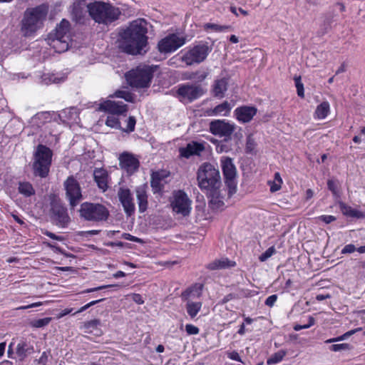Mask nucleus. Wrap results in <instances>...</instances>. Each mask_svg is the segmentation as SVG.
I'll list each match as a JSON object with an SVG mask.
<instances>
[{
  "instance_id": "f257e3e1",
  "label": "nucleus",
  "mask_w": 365,
  "mask_h": 365,
  "mask_svg": "<svg viewBox=\"0 0 365 365\" xmlns=\"http://www.w3.org/2000/svg\"><path fill=\"white\" fill-rule=\"evenodd\" d=\"M148 21L137 19L119 32V47L125 53L131 55L142 54L148 46Z\"/></svg>"
},
{
  "instance_id": "f03ea898",
  "label": "nucleus",
  "mask_w": 365,
  "mask_h": 365,
  "mask_svg": "<svg viewBox=\"0 0 365 365\" xmlns=\"http://www.w3.org/2000/svg\"><path fill=\"white\" fill-rule=\"evenodd\" d=\"M86 9L90 17L96 23L107 26L118 21L122 14L118 7L101 1L88 4Z\"/></svg>"
},
{
  "instance_id": "7ed1b4c3",
  "label": "nucleus",
  "mask_w": 365,
  "mask_h": 365,
  "mask_svg": "<svg viewBox=\"0 0 365 365\" xmlns=\"http://www.w3.org/2000/svg\"><path fill=\"white\" fill-rule=\"evenodd\" d=\"M48 12V6L45 4L27 9L21 21V31L24 35L31 36L42 28Z\"/></svg>"
},
{
  "instance_id": "20e7f679",
  "label": "nucleus",
  "mask_w": 365,
  "mask_h": 365,
  "mask_svg": "<svg viewBox=\"0 0 365 365\" xmlns=\"http://www.w3.org/2000/svg\"><path fill=\"white\" fill-rule=\"evenodd\" d=\"M197 180L201 190L216 191L221 185L218 169L210 163H204L199 167Z\"/></svg>"
},
{
  "instance_id": "39448f33",
  "label": "nucleus",
  "mask_w": 365,
  "mask_h": 365,
  "mask_svg": "<svg viewBox=\"0 0 365 365\" xmlns=\"http://www.w3.org/2000/svg\"><path fill=\"white\" fill-rule=\"evenodd\" d=\"M53 152L46 145H38L34 153L33 163L34 173L36 176L46 178L49 173Z\"/></svg>"
},
{
  "instance_id": "423d86ee",
  "label": "nucleus",
  "mask_w": 365,
  "mask_h": 365,
  "mask_svg": "<svg viewBox=\"0 0 365 365\" xmlns=\"http://www.w3.org/2000/svg\"><path fill=\"white\" fill-rule=\"evenodd\" d=\"M153 70L148 66H139L125 74L128 83L133 88H144L150 86Z\"/></svg>"
},
{
  "instance_id": "0eeeda50",
  "label": "nucleus",
  "mask_w": 365,
  "mask_h": 365,
  "mask_svg": "<svg viewBox=\"0 0 365 365\" xmlns=\"http://www.w3.org/2000/svg\"><path fill=\"white\" fill-rule=\"evenodd\" d=\"M79 215L84 220L99 222L108 218L109 211L102 204L85 202L81 205Z\"/></svg>"
},
{
  "instance_id": "6e6552de",
  "label": "nucleus",
  "mask_w": 365,
  "mask_h": 365,
  "mask_svg": "<svg viewBox=\"0 0 365 365\" xmlns=\"http://www.w3.org/2000/svg\"><path fill=\"white\" fill-rule=\"evenodd\" d=\"M49 215L52 223L61 228H66L71 222L66 207L56 196L51 197Z\"/></svg>"
},
{
  "instance_id": "1a4fd4ad",
  "label": "nucleus",
  "mask_w": 365,
  "mask_h": 365,
  "mask_svg": "<svg viewBox=\"0 0 365 365\" xmlns=\"http://www.w3.org/2000/svg\"><path fill=\"white\" fill-rule=\"evenodd\" d=\"M211 50L207 43L200 42L185 52L181 61L187 66L199 64L206 59Z\"/></svg>"
},
{
  "instance_id": "9d476101",
  "label": "nucleus",
  "mask_w": 365,
  "mask_h": 365,
  "mask_svg": "<svg viewBox=\"0 0 365 365\" xmlns=\"http://www.w3.org/2000/svg\"><path fill=\"white\" fill-rule=\"evenodd\" d=\"M70 41V23L63 19L57 26L52 39L53 47L59 53L68 50Z\"/></svg>"
},
{
  "instance_id": "9b49d317",
  "label": "nucleus",
  "mask_w": 365,
  "mask_h": 365,
  "mask_svg": "<svg viewBox=\"0 0 365 365\" xmlns=\"http://www.w3.org/2000/svg\"><path fill=\"white\" fill-rule=\"evenodd\" d=\"M220 162L225 178V183L228 188V195L231 197L237 190L236 168L231 158L222 157Z\"/></svg>"
},
{
  "instance_id": "f8f14e48",
  "label": "nucleus",
  "mask_w": 365,
  "mask_h": 365,
  "mask_svg": "<svg viewBox=\"0 0 365 365\" xmlns=\"http://www.w3.org/2000/svg\"><path fill=\"white\" fill-rule=\"evenodd\" d=\"M191 204L192 200L185 191L178 190L173 192L170 205L174 212L184 217L188 216L192 210Z\"/></svg>"
},
{
  "instance_id": "ddd939ff",
  "label": "nucleus",
  "mask_w": 365,
  "mask_h": 365,
  "mask_svg": "<svg viewBox=\"0 0 365 365\" xmlns=\"http://www.w3.org/2000/svg\"><path fill=\"white\" fill-rule=\"evenodd\" d=\"M186 43V38L178 34H171L162 38L158 43V51L162 53L174 52Z\"/></svg>"
},
{
  "instance_id": "4468645a",
  "label": "nucleus",
  "mask_w": 365,
  "mask_h": 365,
  "mask_svg": "<svg viewBox=\"0 0 365 365\" xmlns=\"http://www.w3.org/2000/svg\"><path fill=\"white\" fill-rule=\"evenodd\" d=\"M205 93L204 88L200 84L184 83L178 86L177 94L182 99L192 102Z\"/></svg>"
},
{
  "instance_id": "2eb2a0df",
  "label": "nucleus",
  "mask_w": 365,
  "mask_h": 365,
  "mask_svg": "<svg viewBox=\"0 0 365 365\" xmlns=\"http://www.w3.org/2000/svg\"><path fill=\"white\" fill-rule=\"evenodd\" d=\"M64 187L69 204L74 207L82 198L79 183L73 176H69L64 182Z\"/></svg>"
},
{
  "instance_id": "dca6fc26",
  "label": "nucleus",
  "mask_w": 365,
  "mask_h": 365,
  "mask_svg": "<svg viewBox=\"0 0 365 365\" xmlns=\"http://www.w3.org/2000/svg\"><path fill=\"white\" fill-rule=\"evenodd\" d=\"M236 126L225 120H214L210 123V131L215 135L230 138Z\"/></svg>"
},
{
  "instance_id": "f3484780",
  "label": "nucleus",
  "mask_w": 365,
  "mask_h": 365,
  "mask_svg": "<svg viewBox=\"0 0 365 365\" xmlns=\"http://www.w3.org/2000/svg\"><path fill=\"white\" fill-rule=\"evenodd\" d=\"M119 163L120 168L129 175L136 172L140 166L139 160L133 154L127 152L120 155Z\"/></svg>"
},
{
  "instance_id": "a211bd4d",
  "label": "nucleus",
  "mask_w": 365,
  "mask_h": 365,
  "mask_svg": "<svg viewBox=\"0 0 365 365\" xmlns=\"http://www.w3.org/2000/svg\"><path fill=\"white\" fill-rule=\"evenodd\" d=\"M128 106L122 101H104L99 105V110L112 115H123L128 111Z\"/></svg>"
},
{
  "instance_id": "6ab92c4d",
  "label": "nucleus",
  "mask_w": 365,
  "mask_h": 365,
  "mask_svg": "<svg viewBox=\"0 0 365 365\" xmlns=\"http://www.w3.org/2000/svg\"><path fill=\"white\" fill-rule=\"evenodd\" d=\"M118 196L126 215L129 217L133 215L135 210V206L130 190L128 188L120 187Z\"/></svg>"
},
{
  "instance_id": "aec40b11",
  "label": "nucleus",
  "mask_w": 365,
  "mask_h": 365,
  "mask_svg": "<svg viewBox=\"0 0 365 365\" xmlns=\"http://www.w3.org/2000/svg\"><path fill=\"white\" fill-rule=\"evenodd\" d=\"M257 113V109L255 106H242L235 108L234 115L239 122L246 123L250 122Z\"/></svg>"
},
{
  "instance_id": "412c9836",
  "label": "nucleus",
  "mask_w": 365,
  "mask_h": 365,
  "mask_svg": "<svg viewBox=\"0 0 365 365\" xmlns=\"http://www.w3.org/2000/svg\"><path fill=\"white\" fill-rule=\"evenodd\" d=\"M204 150L205 146L202 143L192 141L185 147L180 148L179 152L181 157L189 158L192 155H200Z\"/></svg>"
},
{
  "instance_id": "4be33fe9",
  "label": "nucleus",
  "mask_w": 365,
  "mask_h": 365,
  "mask_svg": "<svg viewBox=\"0 0 365 365\" xmlns=\"http://www.w3.org/2000/svg\"><path fill=\"white\" fill-rule=\"evenodd\" d=\"M86 3L85 1H75L72 6V19L76 23L84 24L86 15Z\"/></svg>"
},
{
  "instance_id": "5701e85b",
  "label": "nucleus",
  "mask_w": 365,
  "mask_h": 365,
  "mask_svg": "<svg viewBox=\"0 0 365 365\" xmlns=\"http://www.w3.org/2000/svg\"><path fill=\"white\" fill-rule=\"evenodd\" d=\"M227 78H222L220 79H216L212 86V92L213 96L218 98H222L227 90Z\"/></svg>"
},
{
  "instance_id": "b1692460",
  "label": "nucleus",
  "mask_w": 365,
  "mask_h": 365,
  "mask_svg": "<svg viewBox=\"0 0 365 365\" xmlns=\"http://www.w3.org/2000/svg\"><path fill=\"white\" fill-rule=\"evenodd\" d=\"M93 177L98 187L103 191H106L108 187V172L103 168H97L93 172Z\"/></svg>"
},
{
  "instance_id": "393cba45",
  "label": "nucleus",
  "mask_w": 365,
  "mask_h": 365,
  "mask_svg": "<svg viewBox=\"0 0 365 365\" xmlns=\"http://www.w3.org/2000/svg\"><path fill=\"white\" fill-rule=\"evenodd\" d=\"M136 197L138 204L139 212L143 213L148 209V195L144 186L138 187L135 189Z\"/></svg>"
},
{
  "instance_id": "a878e982",
  "label": "nucleus",
  "mask_w": 365,
  "mask_h": 365,
  "mask_svg": "<svg viewBox=\"0 0 365 365\" xmlns=\"http://www.w3.org/2000/svg\"><path fill=\"white\" fill-rule=\"evenodd\" d=\"M52 118V115L48 111H42L37 113L34 115L30 121L32 126H36L37 128L41 127L45 123L50 122Z\"/></svg>"
},
{
  "instance_id": "bb28decb",
  "label": "nucleus",
  "mask_w": 365,
  "mask_h": 365,
  "mask_svg": "<svg viewBox=\"0 0 365 365\" xmlns=\"http://www.w3.org/2000/svg\"><path fill=\"white\" fill-rule=\"evenodd\" d=\"M340 210L344 215L349 217L363 219L365 218V213L356 209L352 208L351 206L347 205L343 202L339 203Z\"/></svg>"
},
{
  "instance_id": "cd10ccee",
  "label": "nucleus",
  "mask_w": 365,
  "mask_h": 365,
  "mask_svg": "<svg viewBox=\"0 0 365 365\" xmlns=\"http://www.w3.org/2000/svg\"><path fill=\"white\" fill-rule=\"evenodd\" d=\"M235 265L236 262L235 261L230 260L227 258H221L209 263L207 268L210 270H217L233 267Z\"/></svg>"
},
{
  "instance_id": "c85d7f7f",
  "label": "nucleus",
  "mask_w": 365,
  "mask_h": 365,
  "mask_svg": "<svg viewBox=\"0 0 365 365\" xmlns=\"http://www.w3.org/2000/svg\"><path fill=\"white\" fill-rule=\"evenodd\" d=\"M232 109V106L227 101L216 106L214 108L211 109L207 112L208 115H220V116H228Z\"/></svg>"
},
{
  "instance_id": "c756f323",
  "label": "nucleus",
  "mask_w": 365,
  "mask_h": 365,
  "mask_svg": "<svg viewBox=\"0 0 365 365\" xmlns=\"http://www.w3.org/2000/svg\"><path fill=\"white\" fill-rule=\"evenodd\" d=\"M34 348L26 341H21L16 346V355L20 361L24 360L33 352Z\"/></svg>"
},
{
  "instance_id": "7c9ffc66",
  "label": "nucleus",
  "mask_w": 365,
  "mask_h": 365,
  "mask_svg": "<svg viewBox=\"0 0 365 365\" xmlns=\"http://www.w3.org/2000/svg\"><path fill=\"white\" fill-rule=\"evenodd\" d=\"M65 76L62 74L56 73H43L41 76V83L44 85H49L51 83H58L63 82Z\"/></svg>"
},
{
  "instance_id": "2f4dec72",
  "label": "nucleus",
  "mask_w": 365,
  "mask_h": 365,
  "mask_svg": "<svg viewBox=\"0 0 365 365\" xmlns=\"http://www.w3.org/2000/svg\"><path fill=\"white\" fill-rule=\"evenodd\" d=\"M101 325V320L98 319H92L83 323V329L84 331L88 334L96 333L99 335L101 334V330L99 329Z\"/></svg>"
},
{
  "instance_id": "473e14b6",
  "label": "nucleus",
  "mask_w": 365,
  "mask_h": 365,
  "mask_svg": "<svg viewBox=\"0 0 365 365\" xmlns=\"http://www.w3.org/2000/svg\"><path fill=\"white\" fill-rule=\"evenodd\" d=\"M201 307L202 302H192L188 299L186 303V310L191 318H194L197 316L198 312L200 311Z\"/></svg>"
},
{
  "instance_id": "72a5a7b5",
  "label": "nucleus",
  "mask_w": 365,
  "mask_h": 365,
  "mask_svg": "<svg viewBox=\"0 0 365 365\" xmlns=\"http://www.w3.org/2000/svg\"><path fill=\"white\" fill-rule=\"evenodd\" d=\"M329 113V103L324 101L317 106L314 114L318 119L325 118Z\"/></svg>"
},
{
  "instance_id": "f704fd0d",
  "label": "nucleus",
  "mask_w": 365,
  "mask_h": 365,
  "mask_svg": "<svg viewBox=\"0 0 365 365\" xmlns=\"http://www.w3.org/2000/svg\"><path fill=\"white\" fill-rule=\"evenodd\" d=\"M19 192L25 197H30L35 194L32 185L29 182H20L18 187Z\"/></svg>"
},
{
  "instance_id": "c9c22d12",
  "label": "nucleus",
  "mask_w": 365,
  "mask_h": 365,
  "mask_svg": "<svg viewBox=\"0 0 365 365\" xmlns=\"http://www.w3.org/2000/svg\"><path fill=\"white\" fill-rule=\"evenodd\" d=\"M161 178L158 173H153L151 176L150 185L154 193L162 191L163 185L161 183Z\"/></svg>"
},
{
  "instance_id": "e433bc0d",
  "label": "nucleus",
  "mask_w": 365,
  "mask_h": 365,
  "mask_svg": "<svg viewBox=\"0 0 365 365\" xmlns=\"http://www.w3.org/2000/svg\"><path fill=\"white\" fill-rule=\"evenodd\" d=\"M211 192V198L210 200V205L212 209H222L224 206L222 198L220 197L217 195V190L216 191H210Z\"/></svg>"
},
{
  "instance_id": "4c0bfd02",
  "label": "nucleus",
  "mask_w": 365,
  "mask_h": 365,
  "mask_svg": "<svg viewBox=\"0 0 365 365\" xmlns=\"http://www.w3.org/2000/svg\"><path fill=\"white\" fill-rule=\"evenodd\" d=\"M210 74V71L207 68H201L195 71V78L193 81L198 84L199 83L205 81Z\"/></svg>"
},
{
  "instance_id": "58836bf2",
  "label": "nucleus",
  "mask_w": 365,
  "mask_h": 365,
  "mask_svg": "<svg viewBox=\"0 0 365 365\" xmlns=\"http://www.w3.org/2000/svg\"><path fill=\"white\" fill-rule=\"evenodd\" d=\"M286 354L287 351L285 350H279V351L272 354L269 359H267V364L268 365H273L279 363L283 360Z\"/></svg>"
},
{
  "instance_id": "ea45409f",
  "label": "nucleus",
  "mask_w": 365,
  "mask_h": 365,
  "mask_svg": "<svg viewBox=\"0 0 365 365\" xmlns=\"http://www.w3.org/2000/svg\"><path fill=\"white\" fill-rule=\"evenodd\" d=\"M204 29L207 31V30H212V31H215L216 32H226V31H228L230 29V26H221V25H218L217 24H213V23H207L204 25Z\"/></svg>"
},
{
  "instance_id": "a19ab883",
  "label": "nucleus",
  "mask_w": 365,
  "mask_h": 365,
  "mask_svg": "<svg viewBox=\"0 0 365 365\" xmlns=\"http://www.w3.org/2000/svg\"><path fill=\"white\" fill-rule=\"evenodd\" d=\"M283 181L280 176V174L279 173H275L274 181L273 182H269V184L270 185V191L272 192H277L281 189L282 184Z\"/></svg>"
},
{
  "instance_id": "79ce46f5",
  "label": "nucleus",
  "mask_w": 365,
  "mask_h": 365,
  "mask_svg": "<svg viewBox=\"0 0 365 365\" xmlns=\"http://www.w3.org/2000/svg\"><path fill=\"white\" fill-rule=\"evenodd\" d=\"M113 96L123 98L127 102L133 103L135 97L133 93L126 91H117L114 93Z\"/></svg>"
},
{
  "instance_id": "37998d69",
  "label": "nucleus",
  "mask_w": 365,
  "mask_h": 365,
  "mask_svg": "<svg viewBox=\"0 0 365 365\" xmlns=\"http://www.w3.org/2000/svg\"><path fill=\"white\" fill-rule=\"evenodd\" d=\"M339 183L337 180L329 179L327 181V187L332 192L334 196L338 197L339 195Z\"/></svg>"
},
{
  "instance_id": "c03bdc74",
  "label": "nucleus",
  "mask_w": 365,
  "mask_h": 365,
  "mask_svg": "<svg viewBox=\"0 0 365 365\" xmlns=\"http://www.w3.org/2000/svg\"><path fill=\"white\" fill-rule=\"evenodd\" d=\"M120 286L119 284H108V285H102L93 288L86 289L85 290H83L81 293V294H86V293H90L93 292H96L98 290H102L107 288H113L115 290H117Z\"/></svg>"
},
{
  "instance_id": "a18cd8bd",
  "label": "nucleus",
  "mask_w": 365,
  "mask_h": 365,
  "mask_svg": "<svg viewBox=\"0 0 365 365\" xmlns=\"http://www.w3.org/2000/svg\"><path fill=\"white\" fill-rule=\"evenodd\" d=\"M351 349L352 346L347 343L332 344L329 346V350L334 352L351 350Z\"/></svg>"
},
{
  "instance_id": "49530a36",
  "label": "nucleus",
  "mask_w": 365,
  "mask_h": 365,
  "mask_svg": "<svg viewBox=\"0 0 365 365\" xmlns=\"http://www.w3.org/2000/svg\"><path fill=\"white\" fill-rule=\"evenodd\" d=\"M51 317H45L43 319H38L31 322V325L36 328H41L47 326L51 321Z\"/></svg>"
},
{
  "instance_id": "de8ad7c7",
  "label": "nucleus",
  "mask_w": 365,
  "mask_h": 365,
  "mask_svg": "<svg viewBox=\"0 0 365 365\" xmlns=\"http://www.w3.org/2000/svg\"><path fill=\"white\" fill-rule=\"evenodd\" d=\"M106 125L115 128H120V123L119 121V119L116 118L114 115H109L107 117L106 120Z\"/></svg>"
},
{
  "instance_id": "09e8293b",
  "label": "nucleus",
  "mask_w": 365,
  "mask_h": 365,
  "mask_svg": "<svg viewBox=\"0 0 365 365\" xmlns=\"http://www.w3.org/2000/svg\"><path fill=\"white\" fill-rule=\"evenodd\" d=\"M294 80L295 82V86L297 88V95L301 98H304V86L301 81V76H294Z\"/></svg>"
},
{
  "instance_id": "8fccbe9b",
  "label": "nucleus",
  "mask_w": 365,
  "mask_h": 365,
  "mask_svg": "<svg viewBox=\"0 0 365 365\" xmlns=\"http://www.w3.org/2000/svg\"><path fill=\"white\" fill-rule=\"evenodd\" d=\"M276 252V249L274 246L269 247L264 252H263L259 257V259L261 262H264L272 257Z\"/></svg>"
},
{
  "instance_id": "3c124183",
  "label": "nucleus",
  "mask_w": 365,
  "mask_h": 365,
  "mask_svg": "<svg viewBox=\"0 0 365 365\" xmlns=\"http://www.w3.org/2000/svg\"><path fill=\"white\" fill-rule=\"evenodd\" d=\"M136 120L134 116H130L127 120V127L123 128V131L126 133H131L135 130Z\"/></svg>"
},
{
  "instance_id": "603ef678",
  "label": "nucleus",
  "mask_w": 365,
  "mask_h": 365,
  "mask_svg": "<svg viewBox=\"0 0 365 365\" xmlns=\"http://www.w3.org/2000/svg\"><path fill=\"white\" fill-rule=\"evenodd\" d=\"M314 322H315L314 319L312 317L309 316L308 324H304V325L297 324L294 327V329L295 331H300L304 329H308L310 327L313 326L314 324Z\"/></svg>"
},
{
  "instance_id": "864d4df0",
  "label": "nucleus",
  "mask_w": 365,
  "mask_h": 365,
  "mask_svg": "<svg viewBox=\"0 0 365 365\" xmlns=\"http://www.w3.org/2000/svg\"><path fill=\"white\" fill-rule=\"evenodd\" d=\"M255 140L251 136H248L246 142L247 153H251L255 149Z\"/></svg>"
},
{
  "instance_id": "5fc2aeb1",
  "label": "nucleus",
  "mask_w": 365,
  "mask_h": 365,
  "mask_svg": "<svg viewBox=\"0 0 365 365\" xmlns=\"http://www.w3.org/2000/svg\"><path fill=\"white\" fill-rule=\"evenodd\" d=\"M185 331L189 335H195L199 333V329L190 324H186Z\"/></svg>"
},
{
  "instance_id": "6e6d98bb",
  "label": "nucleus",
  "mask_w": 365,
  "mask_h": 365,
  "mask_svg": "<svg viewBox=\"0 0 365 365\" xmlns=\"http://www.w3.org/2000/svg\"><path fill=\"white\" fill-rule=\"evenodd\" d=\"M318 219L320 221H322L323 222H324L325 224H329L332 222H334L336 220V217H334L333 215H321L318 217Z\"/></svg>"
},
{
  "instance_id": "4d7b16f0",
  "label": "nucleus",
  "mask_w": 365,
  "mask_h": 365,
  "mask_svg": "<svg viewBox=\"0 0 365 365\" xmlns=\"http://www.w3.org/2000/svg\"><path fill=\"white\" fill-rule=\"evenodd\" d=\"M356 250V247L353 244H349L345 245L341 251V253L343 255L345 254H351L354 252Z\"/></svg>"
},
{
  "instance_id": "13d9d810",
  "label": "nucleus",
  "mask_w": 365,
  "mask_h": 365,
  "mask_svg": "<svg viewBox=\"0 0 365 365\" xmlns=\"http://www.w3.org/2000/svg\"><path fill=\"white\" fill-rule=\"evenodd\" d=\"M277 300V294H272V295L269 296L266 299V300L264 302V304L267 307H272L274 306V304H275Z\"/></svg>"
},
{
  "instance_id": "bf43d9fd",
  "label": "nucleus",
  "mask_w": 365,
  "mask_h": 365,
  "mask_svg": "<svg viewBox=\"0 0 365 365\" xmlns=\"http://www.w3.org/2000/svg\"><path fill=\"white\" fill-rule=\"evenodd\" d=\"M122 238L129 240V241L135 242H139V243L143 242V240L141 239H140L137 237L133 236L129 233H123L122 235Z\"/></svg>"
},
{
  "instance_id": "052dcab7",
  "label": "nucleus",
  "mask_w": 365,
  "mask_h": 365,
  "mask_svg": "<svg viewBox=\"0 0 365 365\" xmlns=\"http://www.w3.org/2000/svg\"><path fill=\"white\" fill-rule=\"evenodd\" d=\"M349 336H348V335H346V333H344V334H342V335H341L339 336L331 338V339H329L326 340L325 343L326 344H331V343H334V342H337V341L345 340Z\"/></svg>"
},
{
  "instance_id": "680f3d73",
  "label": "nucleus",
  "mask_w": 365,
  "mask_h": 365,
  "mask_svg": "<svg viewBox=\"0 0 365 365\" xmlns=\"http://www.w3.org/2000/svg\"><path fill=\"white\" fill-rule=\"evenodd\" d=\"M50 355V351H43L41 354V357L38 359V364L41 365H46L48 362V356Z\"/></svg>"
},
{
  "instance_id": "e2e57ef3",
  "label": "nucleus",
  "mask_w": 365,
  "mask_h": 365,
  "mask_svg": "<svg viewBox=\"0 0 365 365\" xmlns=\"http://www.w3.org/2000/svg\"><path fill=\"white\" fill-rule=\"evenodd\" d=\"M227 356L232 360L242 362L241 357L236 351L227 353Z\"/></svg>"
},
{
  "instance_id": "0e129e2a",
  "label": "nucleus",
  "mask_w": 365,
  "mask_h": 365,
  "mask_svg": "<svg viewBox=\"0 0 365 365\" xmlns=\"http://www.w3.org/2000/svg\"><path fill=\"white\" fill-rule=\"evenodd\" d=\"M132 299L138 304H143L144 299L140 294H133Z\"/></svg>"
},
{
  "instance_id": "69168bd1",
  "label": "nucleus",
  "mask_w": 365,
  "mask_h": 365,
  "mask_svg": "<svg viewBox=\"0 0 365 365\" xmlns=\"http://www.w3.org/2000/svg\"><path fill=\"white\" fill-rule=\"evenodd\" d=\"M230 11H231L232 13H233L236 16H238L237 11H240V14H242L244 16H247L248 14L247 11L244 10L242 8H238L237 9V8H236L235 6H231L230 7Z\"/></svg>"
},
{
  "instance_id": "338daca9",
  "label": "nucleus",
  "mask_w": 365,
  "mask_h": 365,
  "mask_svg": "<svg viewBox=\"0 0 365 365\" xmlns=\"http://www.w3.org/2000/svg\"><path fill=\"white\" fill-rule=\"evenodd\" d=\"M73 309L72 308H66V309L62 310L59 314H58L56 318L61 319V318L63 317L64 316H66L68 314H71L73 312Z\"/></svg>"
},
{
  "instance_id": "774afa93",
  "label": "nucleus",
  "mask_w": 365,
  "mask_h": 365,
  "mask_svg": "<svg viewBox=\"0 0 365 365\" xmlns=\"http://www.w3.org/2000/svg\"><path fill=\"white\" fill-rule=\"evenodd\" d=\"M194 78H195V71H191V72H185L183 74L182 79L183 80L193 81Z\"/></svg>"
}]
</instances>
